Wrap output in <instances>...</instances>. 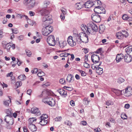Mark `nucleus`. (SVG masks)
I'll use <instances>...</instances> for the list:
<instances>
[{
    "label": "nucleus",
    "mask_w": 132,
    "mask_h": 132,
    "mask_svg": "<svg viewBox=\"0 0 132 132\" xmlns=\"http://www.w3.org/2000/svg\"><path fill=\"white\" fill-rule=\"evenodd\" d=\"M81 29L84 32H86L92 35L95 34L96 32L98 31V28L97 25L92 21L87 25L82 24L81 26Z\"/></svg>",
    "instance_id": "1"
},
{
    "label": "nucleus",
    "mask_w": 132,
    "mask_h": 132,
    "mask_svg": "<svg viewBox=\"0 0 132 132\" xmlns=\"http://www.w3.org/2000/svg\"><path fill=\"white\" fill-rule=\"evenodd\" d=\"M94 2H93L90 0L87 1L85 3L81 2L79 3L76 4V6H77L76 7L78 10L84 7L87 9L90 8L94 5Z\"/></svg>",
    "instance_id": "2"
},
{
    "label": "nucleus",
    "mask_w": 132,
    "mask_h": 132,
    "mask_svg": "<svg viewBox=\"0 0 132 132\" xmlns=\"http://www.w3.org/2000/svg\"><path fill=\"white\" fill-rule=\"evenodd\" d=\"M42 101L45 104H48L51 106H54L55 104L54 100L51 97H44Z\"/></svg>",
    "instance_id": "3"
},
{
    "label": "nucleus",
    "mask_w": 132,
    "mask_h": 132,
    "mask_svg": "<svg viewBox=\"0 0 132 132\" xmlns=\"http://www.w3.org/2000/svg\"><path fill=\"white\" fill-rule=\"evenodd\" d=\"M47 42L50 45L54 46L56 42L54 36L51 35L49 36L47 38Z\"/></svg>",
    "instance_id": "4"
},
{
    "label": "nucleus",
    "mask_w": 132,
    "mask_h": 132,
    "mask_svg": "<svg viewBox=\"0 0 132 132\" xmlns=\"http://www.w3.org/2000/svg\"><path fill=\"white\" fill-rule=\"evenodd\" d=\"M123 91L124 95L126 97H129L132 95V87L128 86Z\"/></svg>",
    "instance_id": "5"
},
{
    "label": "nucleus",
    "mask_w": 132,
    "mask_h": 132,
    "mask_svg": "<svg viewBox=\"0 0 132 132\" xmlns=\"http://www.w3.org/2000/svg\"><path fill=\"white\" fill-rule=\"evenodd\" d=\"M4 121L10 125H12L14 123L13 118L11 116L6 115L5 117Z\"/></svg>",
    "instance_id": "6"
},
{
    "label": "nucleus",
    "mask_w": 132,
    "mask_h": 132,
    "mask_svg": "<svg viewBox=\"0 0 132 132\" xmlns=\"http://www.w3.org/2000/svg\"><path fill=\"white\" fill-rule=\"evenodd\" d=\"M51 93V92L49 89H46L42 92V94L38 96V97H48Z\"/></svg>",
    "instance_id": "7"
},
{
    "label": "nucleus",
    "mask_w": 132,
    "mask_h": 132,
    "mask_svg": "<svg viewBox=\"0 0 132 132\" xmlns=\"http://www.w3.org/2000/svg\"><path fill=\"white\" fill-rule=\"evenodd\" d=\"M81 39L83 40L82 42L85 43H87L88 42V36L85 33L81 32L80 34Z\"/></svg>",
    "instance_id": "8"
},
{
    "label": "nucleus",
    "mask_w": 132,
    "mask_h": 132,
    "mask_svg": "<svg viewBox=\"0 0 132 132\" xmlns=\"http://www.w3.org/2000/svg\"><path fill=\"white\" fill-rule=\"evenodd\" d=\"M72 37L70 36L68 38L67 42L69 45L71 47H73L76 45V43L75 42H74L72 39Z\"/></svg>",
    "instance_id": "9"
},
{
    "label": "nucleus",
    "mask_w": 132,
    "mask_h": 132,
    "mask_svg": "<svg viewBox=\"0 0 132 132\" xmlns=\"http://www.w3.org/2000/svg\"><path fill=\"white\" fill-rule=\"evenodd\" d=\"M91 59L92 61L93 62L97 63L99 61V56L95 54H93L91 55Z\"/></svg>",
    "instance_id": "10"
},
{
    "label": "nucleus",
    "mask_w": 132,
    "mask_h": 132,
    "mask_svg": "<svg viewBox=\"0 0 132 132\" xmlns=\"http://www.w3.org/2000/svg\"><path fill=\"white\" fill-rule=\"evenodd\" d=\"M106 7V5L103 4L102 6L101 2L100 0V9L101 11H100V14L101 13L105 14L106 10L105 9Z\"/></svg>",
    "instance_id": "11"
},
{
    "label": "nucleus",
    "mask_w": 132,
    "mask_h": 132,
    "mask_svg": "<svg viewBox=\"0 0 132 132\" xmlns=\"http://www.w3.org/2000/svg\"><path fill=\"white\" fill-rule=\"evenodd\" d=\"M31 111V113L36 114L37 116H39L41 114L40 112L38 109L36 107L32 108Z\"/></svg>",
    "instance_id": "12"
},
{
    "label": "nucleus",
    "mask_w": 132,
    "mask_h": 132,
    "mask_svg": "<svg viewBox=\"0 0 132 132\" xmlns=\"http://www.w3.org/2000/svg\"><path fill=\"white\" fill-rule=\"evenodd\" d=\"M95 8H97L99 9V5L96 6L95 8L94 9V11L95 13L94 14H92L91 15V18L92 20L94 21L95 22H96V21L94 20V19L96 17H99V13L98 12H97V11H95Z\"/></svg>",
    "instance_id": "13"
},
{
    "label": "nucleus",
    "mask_w": 132,
    "mask_h": 132,
    "mask_svg": "<svg viewBox=\"0 0 132 132\" xmlns=\"http://www.w3.org/2000/svg\"><path fill=\"white\" fill-rule=\"evenodd\" d=\"M124 61L125 62L129 63L132 60V57L129 54H126L124 57Z\"/></svg>",
    "instance_id": "14"
},
{
    "label": "nucleus",
    "mask_w": 132,
    "mask_h": 132,
    "mask_svg": "<svg viewBox=\"0 0 132 132\" xmlns=\"http://www.w3.org/2000/svg\"><path fill=\"white\" fill-rule=\"evenodd\" d=\"M124 57L123 54L122 53L117 54L116 58V62L117 63L120 62L124 58Z\"/></svg>",
    "instance_id": "15"
},
{
    "label": "nucleus",
    "mask_w": 132,
    "mask_h": 132,
    "mask_svg": "<svg viewBox=\"0 0 132 132\" xmlns=\"http://www.w3.org/2000/svg\"><path fill=\"white\" fill-rule=\"evenodd\" d=\"M80 34V33L79 34H77L75 37V39L78 44H80L82 42V39Z\"/></svg>",
    "instance_id": "16"
},
{
    "label": "nucleus",
    "mask_w": 132,
    "mask_h": 132,
    "mask_svg": "<svg viewBox=\"0 0 132 132\" xmlns=\"http://www.w3.org/2000/svg\"><path fill=\"white\" fill-rule=\"evenodd\" d=\"M74 77L71 74H68L67 76V80L69 82H72L74 81Z\"/></svg>",
    "instance_id": "17"
},
{
    "label": "nucleus",
    "mask_w": 132,
    "mask_h": 132,
    "mask_svg": "<svg viewBox=\"0 0 132 132\" xmlns=\"http://www.w3.org/2000/svg\"><path fill=\"white\" fill-rule=\"evenodd\" d=\"M58 92L63 97H65L67 95V92L63 89H60L58 90Z\"/></svg>",
    "instance_id": "18"
},
{
    "label": "nucleus",
    "mask_w": 132,
    "mask_h": 132,
    "mask_svg": "<svg viewBox=\"0 0 132 132\" xmlns=\"http://www.w3.org/2000/svg\"><path fill=\"white\" fill-rule=\"evenodd\" d=\"M28 127L29 129L32 131H35L37 130L36 127L34 124L29 123Z\"/></svg>",
    "instance_id": "19"
},
{
    "label": "nucleus",
    "mask_w": 132,
    "mask_h": 132,
    "mask_svg": "<svg viewBox=\"0 0 132 132\" xmlns=\"http://www.w3.org/2000/svg\"><path fill=\"white\" fill-rule=\"evenodd\" d=\"M116 36L118 39H123L124 36L121 31L119 32L116 33Z\"/></svg>",
    "instance_id": "20"
},
{
    "label": "nucleus",
    "mask_w": 132,
    "mask_h": 132,
    "mask_svg": "<svg viewBox=\"0 0 132 132\" xmlns=\"http://www.w3.org/2000/svg\"><path fill=\"white\" fill-rule=\"evenodd\" d=\"M59 44L61 48H63L65 47L67 45V43L66 41H60L59 42Z\"/></svg>",
    "instance_id": "21"
},
{
    "label": "nucleus",
    "mask_w": 132,
    "mask_h": 132,
    "mask_svg": "<svg viewBox=\"0 0 132 132\" xmlns=\"http://www.w3.org/2000/svg\"><path fill=\"white\" fill-rule=\"evenodd\" d=\"M50 31H48L46 29H45V28L44 29V30H43L42 31V34L43 35L45 36H47L49 35L50 33L52 32V29L51 30H50Z\"/></svg>",
    "instance_id": "22"
},
{
    "label": "nucleus",
    "mask_w": 132,
    "mask_h": 132,
    "mask_svg": "<svg viewBox=\"0 0 132 132\" xmlns=\"http://www.w3.org/2000/svg\"><path fill=\"white\" fill-rule=\"evenodd\" d=\"M27 3L29 6L33 7L35 5L36 2L35 0H30Z\"/></svg>",
    "instance_id": "23"
},
{
    "label": "nucleus",
    "mask_w": 132,
    "mask_h": 132,
    "mask_svg": "<svg viewBox=\"0 0 132 132\" xmlns=\"http://www.w3.org/2000/svg\"><path fill=\"white\" fill-rule=\"evenodd\" d=\"M43 26L44 27L46 26H50V25L52 22V21L46 20L45 21H43Z\"/></svg>",
    "instance_id": "24"
},
{
    "label": "nucleus",
    "mask_w": 132,
    "mask_h": 132,
    "mask_svg": "<svg viewBox=\"0 0 132 132\" xmlns=\"http://www.w3.org/2000/svg\"><path fill=\"white\" fill-rule=\"evenodd\" d=\"M40 121L39 122V123L42 126L45 125L48 122L47 120L45 119H39Z\"/></svg>",
    "instance_id": "25"
},
{
    "label": "nucleus",
    "mask_w": 132,
    "mask_h": 132,
    "mask_svg": "<svg viewBox=\"0 0 132 132\" xmlns=\"http://www.w3.org/2000/svg\"><path fill=\"white\" fill-rule=\"evenodd\" d=\"M47 20L52 21V19L51 18V16L50 15H47L44 17L42 19L43 21H45Z\"/></svg>",
    "instance_id": "26"
},
{
    "label": "nucleus",
    "mask_w": 132,
    "mask_h": 132,
    "mask_svg": "<svg viewBox=\"0 0 132 132\" xmlns=\"http://www.w3.org/2000/svg\"><path fill=\"white\" fill-rule=\"evenodd\" d=\"M105 27L103 24H101L100 26V34L103 33L105 29Z\"/></svg>",
    "instance_id": "27"
},
{
    "label": "nucleus",
    "mask_w": 132,
    "mask_h": 132,
    "mask_svg": "<svg viewBox=\"0 0 132 132\" xmlns=\"http://www.w3.org/2000/svg\"><path fill=\"white\" fill-rule=\"evenodd\" d=\"M125 51L127 54L130 53L132 51V46H130L126 48Z\"/></svg>",
    "instance_id": "28"
},
{
    "label": "nucleus",
    "mask_w": 132,
    "mask_h": 132,
    "mask_svg": "<svg viewBox=\"0 0 132 132\" xmlns=\"http://www.w3.org/2000/svg\"><path fill=\"white\" fill-rule=\"evenodd\" d=\"M18 78L20 80L23 81L26 79V77L24 74H21L19 76Z\"/></svg>",
    "instance_id": "29"
},
{
    "label": "nucleus",
    "mask_w": 132,
    "mask_h": 132,
    "mask_svg": "<svg viewBox=\"0 0 132 132\" xmlns=\"http://www.w3.org/2000/svg\"><path fill=\"white\" fill-rule=\"evenodd\" d=\"M90 102V100L88 98H85L83 100V102L84 104L85 105H87Z\"/></svg>",
    "instance_id": "30"
},
{
    "label": "nucleus",
    "mask_w": 132,
    "mask_h": 132,
    "mask_svg": "<svg viewBox=\"0 0 132 132\" xmlns=\"http://www.w3.org/2000/svg\"><path fill=\"white\" fill-rule=\"evenodd\" d=\"M111 90L112 92L114 93L117 95L120 96L119 90L114 88H112L111 89Z\"/></svg>",
    "instance_id": "31"
},
{
    "label": "nucleus",
    "mask_w": 132,
    "mask_h": 132,
    "mask_svg": "<svg viewBox=\"0 0 132 132\" xmlns=\"http://www.w3.org/2000/svg\"><path fill=\"white\" fill-rule=\"evenodd\" d=\"M106 104L108 106L113 105L114 103L113 101L111 100H109L106 101Z\"/></svg>",
    "instance_id": "32"
},
{
    "label": "nucleus",
    "mask_w": 132,
    "mask_h": 132,
    "mask_svg": "<svg viewBox=\"0 0 132 132\" xmlns=\"http://www.w3.org/2000/svg\"><path fill=\"white\" fill-rule=\"evenodd\" d=\"M49 13V11L47 10H44L42 12V15H43L45 16L48 15Z\"/></svg>",
    "instance_id": "33"
},
{
    "label": "nucleus",
    "mask_w": 132,
    "mask_h": 132,
    "mask_svg": "<svg viewBox=\"0 0 132 132\" xmlns=\"http://www.w3.org/2000/svg\"><path fill=\"white\" fill-rule=\"evenodd\" d=\"M11 47V45L9 44V43L7 44L5 46V47L3 48L7 50V52H9L10 48Z\"/></svg>",
    "instance_id": "34"
},
{
    "label": "nucleus",
    "mask_w": 132,
    "mask_h": 132,
    "mask_svg": "<svg viewBox=\"0 0 132 132\" xmlns=\"http://www.w3.org/2000/svg\"><path fill=\"white\" fill-rule=\"evenodd\" d=\"M37 120L36 118L33 117L30 118L29 119V123H31L32 122H34L35 121H36Z\"/></svg>",
    "instance_id": "35"
},
{
    "label": "nucleus",
    "mask_w": 132,
    "mask_h": 132,
    "mask_svg": "<svg viewBox=\"0 0 132 132\" xmlns=\"http://www.w3.org/2000/svg\"><path fill=\"white\" fill-rule=\"evenodd\" d=\"M44 28H45V29H46L48 31H51L50 30H51L52 29V31L53 30V27L51 26H45V27H44Z\"/></svg>",
    "instance_id": "36"
},
{
    "label": "nucleus",
    "mask_w": 132,
    "mask_h": 132,
    "mask_svg": "<svg viewBox=\"0 0 132 132\" xmlns=\"http://www.w3.org/2000/svg\"><path fill=\"white\" fill-rule=\"evenodd\" d=\"M27 22L29 24L33 26L35 23V22L30 19L27 20Z\"/></svg>",
    "instance_id": "37"
},
{
    "label": "nucleus",
    "mask_w": 132,
    "mask_h": 132,
    "mask_svg": "<svg viewBox=\"0 0 132 132\" xmlns=\"http://www.w3.org/2000/svg\"><path fill=\"white\" fill-rule=\"evenodd\" d=\"M122 32H124V34H123V35L124 36V37L126 38L127 37L129 36V34L127 31H126L123 30H122Z\"/></svg>",
    "instance_id": "38"
},
{
    "label": "nucleus",
    "mask_w": 132,
    "mask_h": 132,
    "mask_svg": "<svg viewBox=\"0 0 132 132\" xmlns=\"http://www.w3.org/2000/svg\"><path fill=\"white\" fill-rule=\"evenodd\" d=\"M11 102V100H7L4 102V104L6 106H9V103Z\"/></svg>",
    "instance_id": "39"
},
{
    "label": "nucleus",
    "mask_w": 132,
    "mask_h": 132,
    "mask_svg": "<svg viewBox=\"0 0 132 132\" xmlns=\"http://www.w3.org/2000/svg\"><path fill=\"white\" fill-rule=\"evenodd\" d=\"M48 116L46 114H43L42 116L40 117L39 119H45L48 118Z\"/></svg>",
    "instance_id": "40"
},
{
    "label": "nucleus",
    "mask_w": 132,
    "mask_h": 132,
    "mask_svg": "<svg viewBox=\"0 0 132 132\" xmlns=\"http://www.w3.org/2000/svg\"><path fill=\"white\" fill-rule=\"evenodd\" d=\"M5 112L7 114V115L11 116V114H12V113L11 112V109H8L5 110Z\"/></svg>",
    "instance_id": "41"
},
{
    "label": "nucleus",
    "mask_w": 132,
    "mask_h": 132,
    "mask_svg": "<svg viewBox=\"0 0 132 132\" xmlns=\"http://www.w3.org/2000/svg\"><path fill=\"white\" fill-rule=\"evenodd\" d=\"M37 75L39 77H41L42 76H44L45 75V73L43 71H40L38 72Z\"/></svg>",
    "instance_id": "42"
},
{
    "label": "nucleus",
    "mask_w": 132,
    "mask_h": 132,
    "mask_svg": "<svg viewBox=\"0 0 132 132\" xmlns=\"http://www.w3.org/2000/svg\"><path fill=\"white\" fill-rule=\"evenodd\" d=\"M122 18L123 20H127L128 19V16L127 15L124 14L122 15Z\"/></svg>",
    "instance_id": "43"
},
{
    "label": "nucleus",
    "mask_w": 132,
    "mask_h": 132,
    "mask_svg": "<svg viewBox=\"0 0 132 132\" xmlns=\"http://www.w3.org/2000/svg\"><path fill=\"white\" fill-rule=\"evenodd\" d=\"M50 3L49 1H46L44 2V5L45 7H47V5H48Z\"/></svg>",
    "instance_id": "44"
},
{
    "label": "nucleus",
    "mask_w": 132,
    "mask_h": 132,
    "mask_svg": "<svg viewBox=\"0 0 132 132\" xmlns=\"http://www.w3.org/2000/svg\"><path fill=\"white\" fill-rule=\"evenodd\" d=\"M11 30L12 31V33L13 34H17L19 33V31L17 29H13L11 28Z\"/></svg>",
    "instance_id": "45"
},
{
    "label": "nucleus",
    "mask_w": 132,
    "mask_h": 132,
    "mask_svg": "<svg viewBox=\"0 0 132 132\" xmlns=\"http://www.w3.org/2000/svg\"><path fill=\"white\" fill-rule=\"evenodd\" d=\"M79 72L81 73V75L82 76H86V74L85 72L81 70H78Z\"/></svg>",
    "instance_id": "46"
},
{
    "label": "nucleus",
    "mask_w": 132,
    "mask_h": 132,
    "mask_svg": "<svg viewBox=\"0 0 132 132\" xmlns=\"http://www.w3.org/2000/svg\"><path fill=\"white\" fill-rule=\"evenodd\" d=\"M121 118L123 119H127V116L125 113H123L121 115Z\"/></svg>",
    "instance_id": "47"
},
{
    "label": "nucleus",
    "mask_w": 132,
    "mask_h": 132,
    "mask_svg": "<svg viewBox=\"0 0 132 132\" xmlns=\"http://www.w3.org/2000/svg\"><path fill=\"white\" fill-rule=\"evenodd\" d=\"M64 124L69 126L71 125V122L69 121H66L64 122Z\"/></svg>",
    "instance_id": "48"
},
{
    "label": "nucleus",
    "mask_w": 132,
    "mask_h": 132,
    "mask_svg": "<svg viewBox=\"0 0 132 132\" xmlns=\"http://www.w3.org/2000/svg\"><path fill=\"white\" fill-rule=\"evenodd\" d=\"M125 79L121 77L118 79L117 82H123L125 81Z\"/></svg>",
    "instance_id": "49"
},
{
    "label": "nucleus",
    "mask_w": 132,
    "mask_h": 132,
    "mask_svg": "<svg viewBox=\"0 0 132 132\" xmlns=\"http://www.w3.org/2000/svg\"><path fill=\"white\" fill-rule=\"evenodd\" d=\"M63 88L68 90L71 91L72 90L73 88L72 87H69L68 86H64L63 87Z\"/></svg>",
    "instance_id": "50"
},
{
    "label": "nucleus",
    "mask_w": 132,
    "mask_h": 132,
    "mask_svg": "<svg viewBox=\"0 0 132 132\" xmlns=\"http://www.w3.org/2000/svg\"><path fill=\"white\" fill-rule=\"evenodd\" d=\"M8 43L7 42L5 41H3L2 42V45L3 47H5L6 45Z\"/></svg>",
    "instance_id": "51"
},
{
    "label": "nucleus",
    "mask_w": 132,
    "mask_h": 132,
    "mask_svg": "<svg viewBox=\"0 0 132 132\" xmlns=\"http://www.w3.org/2000/svg\"><path fill=\"white\" fill-rule=\"evenodd\" d=\"M80 124L81 125L84 126L86 125L87 124V122L85 121H81Z\"/></svg>",
    "instance_id": "52"
},
{
    "label": "nucleus",
    "mask_w": 132,
    "mask_h": 132,
    "mask_svg": "<svg viewBox=\"0 0 132 132\" xmlns=\"http://www.w3.org/2000/svg\"><path fill=\"white\" fill-rule=\"evenodd\" d=\"M84 67L86 68H89L90 67V65L87 62H84Z\"/></svg>",
    "instance_id": "53"
},
{
    "label": "nucleus",
    "mask_w": 132,
    "mask_h": 132,
    "mask_svg": "<svg viewBox=\"0 0 132 132\" xmlns=\"http://www.w3.org/2000/svg\"><path fill=\"white\" fill-rule=\"evenodd\" d=\"M50 85V83H45V84L43 85L42 86L44 88H46L48 87Z\"/></svg>",
    "instance_id": "54"
},
{
    "label": "nucleus",
    "mask_w": 132,
    "mask_h": 132,
    "mask_svg": "<svg viewBox=\"0 0 132 132\" xmlns=\"http://www.w3.org/2000/svg\"><path fill=\"white\" fill-rule=\"evenodd\" d=\"M22 84V83H15V87L16 88H17L19 87Z\"/></svg>",
    "instance_id": "55"
},
{
    "label": "nucleus",
    "mask_w": 132,
    "mask_h": 132,
    "mask_svg": "<svg viewBox=\"0 0 132 132\" xmlns=\"http://www.w3.org/2000/svg\"><path fill=\"white\" fill-rule=\"evenodd\" d=\"M26 52L27 55L29 57H30L31 54V52L29 50L27 51L26 50Z\"/></svg>",
    "instance_id": "56"
},
{
    "label": "nucleus",
    "mask_w": 132,
    "mask_h": 132,
    "mask_svg": "<svg viewBox=\"0 0 132 132\" xmlns=\"http://www.w3.org/2000/svg\"><path fill=\"white\" fill-rule=\"evenodd\" d=\"M0 85L1 86H2L3 87V88H4V87H7V85L5 84V83H0Z\"/></svg>",
    "instance_id": "57"
},
{
    "label": "nucleus",
    "mask_w": 132,
    "mask_h": 132,
    "mask_svg": "<svg viewBox=\"0 0 132 132\" xmlns=\"http://www.w3.org/2000/svg\"><path fill=\"white\" fill-rule=\"evenodd\" d=\"M38 71V69L37 68H35L34 70L31 71V72L32 73H36Z\"/></svg>",
    "instance_id": "58"
},
{
    "label": "nucleus",
    "mask_w": 132,
    "mask_h": 132,
    "mask_svg": "<svg viewBox=\"0 0 132 132\" xmlns=\"http://www.w3.org/2000/svg\"><path fill=\"white\" fill-rule=\"evenodd\" d=\"M16 59L17 60V61H17V64L19 66L21 64L22 62L20 61L19 60L18 58L17 59Z\"/></svg>",
    "instance_id": "59"
},
{
    "label": "nucleus",
    "mask_w": 132,
    "mask_h": 132,
    "mask_svg": "<svg viewBox=\"0 0 132 132\" xmlns=\"http://www.w3.org/2000/svg\"><path fill=\"white\" fill-rule=\"evenodd\" d=\"M13 75V72H11L7 74V77H11Z\"/></svg>",
    "instance_id": "60"
},
{
    "label": "nucleus",
    "mask_w": 132,
    "mask_h": 132,
    "mask_svg": "<svg viewBox=\"0 0 132 132\" xmlns=\"http://www.w3.org/2000/svg\"><path fill=\"white\" fill-rule=\"evenodd\" d=\"M24 38V36L22 35H21L18 37V39L20 40H23Z\"/></svg>",
    "instance_id": "61"
},
{
    "label": "nucleus",
    "mask_w": 132,
    "mask_h": 132,
    "mask_svg": "<svg viewBox=\"0 0 132 132\" xmlns=\"http://www.w3.org/2000/svg\"><path fill=\"white\" fill-rule=\"evenodd\" d=\"M32 90L30 89H28L27 92V93L28 94L30 95L32 92Z\"/></svg>",
    "instance_id": "62"
},
{
    "label": "nucleus",
    "mask_w": 132,
    "mask_h": 132,
    "mask_svg": "<svg viewBox=\"0 0 132 132\" xmlns=\"http://www.w3.org/2000/svg\"><path fill=\"white\" fill-rule=\"evenodd\" d=\"M61 117H57L55 118V120L56 121H59L61 120Z\"/></svg>",
    "instance_id": "63"
},
{
    "label": "nucleus",
    "mask_w": 132,
    "mask_h": 132,
    "mask_svg": "<svg viewBox=\"0 0 132 132\" xmlns=\"http://www.w3.org/2000/svg\"><path fill=\"white\" fill-rule=\"evenodd\" d=\"M62 12V13L61 14H62V15H65V14H67V12L66 11V10H61Z\"/></svg>",
    "instance_id": "64"
}]
</instances>
